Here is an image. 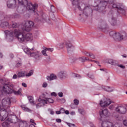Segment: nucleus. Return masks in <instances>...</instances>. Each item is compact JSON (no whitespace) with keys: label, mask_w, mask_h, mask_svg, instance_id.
<instances>
[{"label":"nucleus","mask_w":127,"mask_h":127,"mask_svg":"<svg viewBox=\"0 0 127 127\" xmlns=\"http://www.w3.org/2000/svg\"><path fill=\"white\" fill-rule=\"evenodd\" d=\"M0 82H1V84H3V85H4L2 90V93H4L5 94H12V93H13L14 95H17V96L21 95V88H19L18 91H15L13 90V88L14 87L13 84H10L6 82L4 83V80L0 78Z\"/></svg>","instance_id":"7ed1b4c3"},{"label":"nucleus","mask_w":127,"mask_h":127,"mask_svg":"<svg viewBox=\"0 0 127 127\" xmlns=\"http://www.w3.org/2000/svg\"><path fill=\"white\" fill-rule=\"evenodd\" d=\"M9 24L8 22H5L1 24V26H2V27H5V26H8Z\"/></svg>","instance_id":"cd10ccee"},{"label":"nucleus","mask_w":127,"mask_h":127,"mask_svg":"<svg viewBox=\"0 0 127 127\" xmlns=\"http://www.w3.org/2000/svg\"><path fill=\"white\" fill-rule=\"evenodd\" d=\"M89 61H91L92 62H95V63H97V64H99L100 62L98 61H96V60H93L92 59H88Z\"/></svg>","instance_id":"ea45409f"},{"label":"nucleus","mask_w":127,"mask_h":127,"mask_svg":"<svg viewBox=\"0 0 127 127\" xmlns=\"http://www.w3.org/2000/svg\"><path fill=\"white\" fill-rule=\"evenodd\" d=\"M72 77L73 78H81V76L79 74H77L75 73L72 74Z\"/></svg>","instance_id":"2f4dec72"},{"label":"nucleus","mask_w":127,"mask_h":127,"mask_svg":"<svg viewBox=\"0 0 127 127\" xmlns=\"http://www.w3.org/2000/svg\"><path fill=\"white\" fill-rule=\"evenodd\" d=\"M22 86H23V87H24V88H27V85L25 83H22Z\"/></svg>","instance_id":"864d4df0"},{"label":"nucleus","mask_w":127,"mask_h":127,"mask_svg":"<svg viewBox=\"0 0 127 127\" xmlns=\"http://www.w3.org/2000/svg\"><path fill=\"white\" fill-rule=\"evenodd\" d=\"M56 114L57 115H60V114H61V113L60 112V111H56Z\"/></svg>","instance_id":"13d9d810"},{"label":"nucleus","mask_w":127,"mask_h":127,"mask_svg":"<svg viewBox=\"0 0 127 127\" xmlns=\"http://www.w3.org/2000/svg\"><path fill=\"white\" fill-rule=\"evenodd\" d=\"M60 112H61V114L65 113V109H64V108H61L60 109Z\"/></svg>","instance_id":"f704fd0d"},{"label":"nucleus","mask_w":127,"mask_h":127,"mask_svg":"<svg viewBox=\"0 0 127 127\" xmlns=\"http://www.w3.org/2000/svg\"><path fill=\"white\" fill-rule=\"evenodd\" d=\"M110 17H111V19H109V22H110L111 25H112V26L117 25V20H116V18H114L112 16H110Z\"/></svg>","instance_id":"a211bd4d"},{"label":"nucleus","mask_w":127,"mask_h":127,"mask_svg":"<svg viewBox=\"0 0 127 127\" xmlns=\"http://www.w3.org/2000/svg\"><path fill=\"white\" fill-rule=\"evenodd\" d=\"M59 97H63V93L62 92H60L58 94Z\"/></svg>","instance_id":"49530a36"},{"label":"nucleus","mask_w":127,"mask_h":127,"mask_svg":"<svg viewBox=\"0 0 127 127\" xmlns=\"http://www.w3.org/2000/svg\"><path fill=\"white\" fill-rule=\"evenodd\" d=\"M19 24H17L16 23H13L12 24V27L13 28H17L19 27Z\"/></svg>","instance_id":"c756f323"},{"label":"nucleus","mask_w":127,"mask_h":127,"mask_svg":"<svg viewBox=\"0 0 127 127\" xmlns=\"http://www.w3.org/2000/svg\"><path fill=\"white\" fill-rule=\"evenodd\" d=\"M22 65V63H21V62H18V63L16 64V66L17 68H19V67H21Z\"/></svg>","instance_id":"e433bc0d"},{"label":"nucleus","mask_w":127,"mask_h":127,"mask_svg":"<svg viewBox=\"0 0 127 127\" xmlns=\"http://www.w3.org/2000/svg\"><path fill=\"white\" fill-rule=\"evenodd\" d=\"M12 79H17V75L16 74H14L12 77Z\"/></svg>","instance_id":"4d7b16f0"},{"label":"nucleus","mask_w":127,"mask_h":127,"mask_svg":"<svg viewBox=\"0 0 127 127\" xmlns=\"http://www.w3.org/2000/svg\"><path fill=\"white\" fill-rule=\"evenodd\" d=\"M78 112L81 115H84V109H78Z\"/></svg>","instance_id":"c9c22d12"},{"label":"nucleus","mask_w":127,"mask_h":127,"mask_svg":"<svg viewBox=\"0 0 127 127\" xmlns=\"http://www.w3.org/2000/svg\"><path fill=\"white\" fill-rule=\"evenodd\" d=\"M75 2H76V0H73L72 3L74 5H76V3Z\"/></svg>","instance_id":"bf43d9fd"},{"label":"nucleus","mask_w":127,"mask_h":127,"mask_svg":"<svg viewBox=\"0 0 127 127\" xmlns=\"http://www.w3.org/2000/svg\"><path fill=\"white\" fill-rule=\"evenodd\" d=\"M72 115H75V112H71Z\"/></svg>","instance_id":"774afa93"},{"label":"nucleus","mask_w":127,"mask_h":127,"mask_svg":"<svg viewBox=\"0 0 127 127\" xmlns=\"http://www.w3.org/2000/svg\"><path fill=\"white\" fill-rule=\"evenodd\" d=\"M118 67H119L120 68H121V69H125V66L123 65H119L118 64Z\"/></svg>","instance_id":"603ef678"},{"label":"nucleus","mask_w":127,"mask_h":127,"mask_svg":"<svg viewBox=\"0 0 127 127\" xmlns=\"http://www.w3.org/2000/svg\"><path fill=\"white\" fill-rule=\"evenodd\" d=\"M115 111L119 114L125 115V114L127 113V107L124 106H118L115 108Z\"/></svg>","instance_id":"9d476101"},{"label":"nucleus","mask_w":127,"mask_h":127,"mask_svg":"<svg viewBox=\"0 0 127 127\" xmlns=\"http://www.w3.org/2000/svg\"><path fill=\"white\" fill-rule=\"evenodd\" d=\"M42 106L43 105L40 102H39V103L36 105L37 109H39V108H41V107H42Z\"/></svg>","instance_id":"473e14b6"},{"label":"nucleus","mask_w":127,"mask_h":127,"mask_svg":"<svg viewBox=\"0 0 127 127\" xmlns=\"http://www.w3.org/2000/svg\"><path fill=\"white\" fill-rule=\"evenodd\" d=\"M66 44H65V46L67 48V50L68 51H73V50H74V46H73V45H72L71 43H69V42H66Z\"/></svg>","instance_id":"4468645a"},{"label":"nucleus","mask_w":127,"mask_h":127,"mask_svg":"<svg viewBox=\"0 0 127 127\" xmlns=\"http://www.w3.org/2000/svg\"><path fill=\"white\" fill-rule=\"evenodd\" d=\"M11 103V101H10V98L7 97L3 99L2 101V105H0V107L2 108V110H5V108L9 107V105Z\"/></svg>","instance_id":"6e6552de"},{"label":"nucleus","mask_w":127,"mask_h":127,"mask_svg":"<svg viewBox=\"0 0 127 127\" xmlns=\"http://www.w3.org/2000/svg\"><path fill=\"white\" fill-rule=\"evenodd\" d=\"M28 99L30 102V103L33 105V106H34V105H35V103H34V101H33V97H31V96H29L28 97Z\"/></svg>","instance_id":"b1692460"},{"label":"nucleus","mask_w":127,"mask_h":127,"mask_svg":"<svg viewBox=\"0 0 127 127\" xmlns=\"http://www.w3.org/2000/svg\"><path fill=\"white\" fill-rule=\"evenodd\" d=\"M17 17H19V15H18V14L14 16V18H17Z\"/></svg>","instance_id":"e2e57ef3"},{"label":"nucleus","mask_w":127,"mask_h":127,"mask_svg":"<svg viewBox=\"0 0 127 127\" xmlns=\"http://www.w3.org/2000/svg\"><path fill=\"white\" fill-rule=\"evenodd\" d=\"M34 26V23L31 21H27L24 25L21 26L22 30L24 31L29 32L33 28Z\"/></svg>","instance_id":"423d86ee"},{"label":"nucleus","mask_w":127,"mask_h":127,"mask_svg":"<svg viewBox=\"0 0 127 127\" xmlns=\"http://www.w3.org/2000/svg\"><path fill=\"white\" fill-rule=\"evenodd\" d=\"M110 6H112L113 8H117V12L119 13H122V14H124L125 15V10L124 8H123V5L122 4H120L119 3H116L114 4H110Z\"/></svg>","instance_id":"0eeeda50"},{"label":"nucleus","mask_w":127,"mask_h":127,"mask_svg":"<svg viewBox=\"0 0 127 127\" xmlns=\"http://www.w3.org/2000/svg\"><path fill=\"white\" fill-rule=\"evenodd\" d=\"M74 103L76 105V106H77V105H79V101L78 99H74Z\"/></svg>","instance_id":"a19ab883"},{"label":"nucleus","mask_w":127,"mask_h":127,"mask_svg":"<svg viewBox=\"0 0 127 127\" xmlns=\"http://www.w3.org/2000/svg\"><path fill=\"white\" fill-rule=\"evenodd\" d=\"M47 103H52L54 102L53 99L51 98H47Z\"/></svg>","instance_id":"4c0bfd02"},{"label":"nucleus","mask_w":127,"mask_h":127,"mask_svg":"<svg viewBox=\"0 0 127 127\" xmlns=\"http://www.w3.org/2000/svg\"><path fill=\"white\" fill-rule=\"evenodd\" d=\"M47 86H48V84H47V83L46 82H44L42 84L43 88H46Z\"/></svg>","instance_id":"c03bdc74"},{"label":"nucleus","mask_w":127,"mask_h":127,"mask_svg":"<svg viewBox=\"0 0 127 127\" xmlns=\"http://www.w3.org/2000/svg\"><path fill=\"white\" fill-rule=\"evenodd\" d=\"M21 107L22 109V110H23V111H25V112H29V113L31 112V110L27 108L26 106H25V105H22Z\"/></svg>","instance_id":"4be33fe9"},{"label":"nucleus","mask_w":127,"mask_h":127,"mask_svg":"<svg viewBox=\"0 0 127 127\" xmlns=\"http://www.w3.org/2000/svg\"><path fill=\"white\" fill-rule=\"evenodd\" d=\"M5 121L2 123V127H8L10 124H12V115H8L7 117L5 119Z\"/></svg>","instance_id":"1a4fd4ad"},{"label":"nucleus","mask_w":127,"mask_h":127,"mask_svg":"<svg viewBox=\"0 0 127 127\" xmlns=\"http://www.w3.org/2000/svg\"><path fill=\"white\" fill-rule=\"evenodd\" d=\"M101 118H106L110 116V113L108 111V109L102 110L99 112Z\"/></svg>","instance_id":"9b49d317"},{"label":"nucleus","mask_w":127,"mask_h":127,"mask_svg":"<svg viewBox=\"0 0 127 127\" xmlns=\"http://www.w3.org/2000/svg\"><path fill=\"white\" fill-rule=\"evenodd\" d=\"M113 62H114V60H113L112 59H108L107 63H109V64H111L112 65V64H113Z\"/></svg>","instance_id":"58836bf2"},{"label":"nucleus","mask_w":127,"mask_h":127,"mask_svg":"<svg viewBox=\"0 0 127 127\" xmlns=\"http://www.w3.org/2000/svg\"><path fill=\"white\" fill-rule=\"evenodd\" d=\"M112 101H111V100L110 99H107L106 101L101 100L100 102V105L102 108H105V107H107V106L110 105Z\"/></svg>","instance_id":"f8f14e48"},{"label":"nucleus","mask_w":127,"mask_h":127,"mask_svg":"<svg viewBox=\"0 0 127 127\" xmlns=\"http://www.w3.org/2000/svg\"><path fill=\"white\" fill-rule=\"evenodd\" d=\"M57 123H61V119L58 118L56 120Z\"/></svg>","instance_id":"5fc2aeb1"},{"label":"nucleus","mask_w":127,"mask_h":127,"mask_svg":"<svg viewBox=\"0 0 127 127\" xmlns=\"http://www.w3.org/2000/svg\"><path fill=\"white\" fill-rule=\"evenodd\" d=\"M101 127H117V126L113 125V123L111 122L103 121L101 124Z\"/></svg>","instance_id":"ddd939ff"},{"label":"nucleus","mask_w":127,"mask_h":127,"mask_svg":"<svg viewBox=\"0 0 127 127\" xmlns=\"http://www.w3.org/2000/svg\"><path fill=\"white\" fill-rule=\"evenodd\" d=\"M47 51L52 52V51H53V49L49 48H44V50H43L41 52L42 54H43V55H44V56H47V54L46 53Z\"/></svg>","instance_id":"dca6fc26"},{"label":"nucleus","mask_w":127,"mask_h":127,"mask_svg":"<svg viewBox=\"0 0 127 127\" xmlns=\"http://www.w3.org/2000/svg\"><path fill=\"white\" fill-rule=\"evenodd\" d=\"M66 42H64V43H61L58 45V47L61 49L62 48H64V47L66 46Z\"/></svg>","instance_id":"5701e85b"},{"label":"nucleus","mask_w":127,"mask_h":127,"mask_svg":"<svg viewBox=\"0 0 127 127\" xmlns=\"http://www.w3.org/2000/svg\"><path fill=\"white\" fill-rule=\"evenodd\" d=\"M104 4H107V5H108V4H110V2H105Z\"/></svg>","instance_id":"680f3d73"},{"label":"nucleus","mask_w":127,"mask_h":127,"mask_svg":"<svg viewBox=\"0 0 127 127\" xmlns=\"http://www.w3.org/2000/svg\"><path fill=\"white\" fill-rule=\"evenodd\" d=\"M88 77H89V78L90 79H92V80H94V79H95V77L94 76V75L93 74H88Z\"/></svg>","instance_id":"37998d69"},{"label":"nucleus","mask_w":127,"mask_h":127,"mask_svg":"<svg viewBox=\"0 0 127 127\" xmlns=\"http://www.w3.org/2000/svg\"><path fill=\"white\" fill-rule=\"evenodd\" d=\"M114 108H115V106H114V105H111L109 106V109L110 110H113V109H114Z\"/></svg>","instance_id":"de8ad7c7"},{"label":"nucleus","mask_w":127,"mask_h":127,"mask_svg":"<svg viewBox=\"0 0 127 127\" xmlns=\"http://www.w3.org/2000/svg\"><path fill=\"white\" fill-rule=\"evenodd\" d=\"M123 124L124 126H126V127H127V120H124L123 121Z\"/></svg>","instance_id":"a18cd8bd"},{"label":"nucleus","mask_w":127,"mask_h":127,"mask_svg":"<svg viewBox=\"0 0 127 127\" xmlns=\"http://www.w3.org/2000/svg\"><path fill=\"white\" fill-rule=\"evenodd\" d=\"M46 79L48 81H53V80H56L57 77L55 74L52 73L50 76H47Z\"/></svg>","instance_id":"f3484780"},{"label":"nucleus","mask_w":127,"mask_h":127,"mask_svg":"<svg viewBox=\"0 0 127 127\" xmlns=\"http://www.w3.org/2000/svg\"><path fill=\"white\" fill-rule=\"evenodd\" d=\"M17 76L19 78H23V77L26 76V73H25V71L19 72L18 73Z\"/></svg>","instance_id":"aec40b11"},{"label":"nucleus","mask_w":127,"mask_h":127,"mask_svg":"<svg viewBox=\"0 0 127 127\" xmlns=\"http://www.w3.org/2000/svg\"><path fill=\"white\" fill-rule=\"evenodd\" d=\"M89 59H87V57H81L79 58V60L82 62H85V60H88V61H89Z\"/></svg>","instance_id":"393cba45"},{"label":"nucleus","mask_w":127,"mask_h":127,"mask_svg":"<svg viewBox=\"0 0 127 127\" xmlns=\"http://www.w3.org/2000/svg\"><path fill=\"white\" fill-rule=\"evenodd\" d=\"M74 104L71 105V107L72 108V109H75V107H74Z\"/></svg>","instance_id":"052dcab7"},{"label":"nucleus","mask_w":127,"mask_h":127,"mask_svg":"<svg viewBox=\"0 0 127 127\" xmlns=\"http://www.w3.org/2000/svg\"><path fill=\"white\" fill-rule=\"evenodd\" d=\"M82 53H83V54L86 56L91 57L92 59H95V58H96V56H95V55H94V54L92 53L84 51L82 52Z\"/></svg>","instance_id":"2eb2a0df"},{"label":"nucleus","mask_w":127,"mask_h":127,"mask_svg":"<svg viewBox=\"0 0 127 127\" xmlns=\"http://www.w3.org/2000/svg\"><path fill=\"white\" fill-rule=\"evenodd\" d=\"M101 89H103L104 91H106V92H113V91H114V88L109 86H102Z\"/></svg>","instance_id":"6ab92c4d"},{"label":"nucleus","mask_w":127,"mask_h":127,"mask_svg":"<svg viewBox=\"0 0 127 127\" xmlns=\"http://www.w3.org/2000/svg\"><path fill=\"white\" fill-rule=\"evenodd\" d=\"M65 114H66V115H69L70 114V112H69V110H66L64 112Z\"/></svg>","instance_id":"6e6d98bb"},{"label":"nucleus","mask_w":127,"mask_h":127,"mask_svg":"<svg viewBox=\"0 0 127 127\" xmlns=\"http://www.w3.org/2000/svg\"><path fill=\"white\" fill-rule=\"evenodd\" d=\"M64 75H65V71H62L59 73V76L61 78H63Z\"/></svg>","instance_id":"bb28decb"},{"label":"nucleus","mask_w":127,"mask_h":127,"mask_svg":"<svg viewBox=\"0 0 127 127\" xmlns=\"http://www.w3.org/2000/svg\"><path fill=\"white\" fill-rule=\"evenodd\" d=\"M30 123H32V124H34V125L35 126V125H36V123H35V122H34V120L33 119H31L30 120Z\"/></svg>","instance_id":"3c124183"},{"label":"nucleus","mask_w":127,"mask_h":127,"mask_svg":"<svg viewBox=\"0 0 127 127\" xmlns=\"http://www.w3.org/2000/svg\"><path fill=\"white\" fill-rule=\"evenodd\" d=\"M67 125L70 127H76V126L74 124L66 122Z\"/></svg>","instance_id":"7c9ffc66"},{"label":"nucleus","mask_w":127,"mask_h":127,"mask_svg":"<svg viewBox=\"0 0 127 127\" xmlns=\"http://www.w3.org/2000/svg\"><path fill=\"white\" fill-rule=\"evenodd\" d=\"M0 57L2 58V54L1 53H0Z\"/></svg>","instance_id":"0e129e2a"},{"label":"nucleus","mask_w":127,"mask_h":127,"mask_svg":"<svg viewBox=\"0 0 127 127\" xmlns=\"http://www.w3.org/2000/svg\"><path fill=\"white\" fill-rule=\"evenodd\" d=\"M12 122L13 124H15L17 122V116H14L12 117Z\"/></svg>","instance_id":"a878e982"},{"label":"nucleus","mask_w":127,"mask_h":127,"mask_svg":"<svg viewBox=\"0 0 127 127\" xmlns=\"http://www.w3.org/2000/svg\"><path fill=\"white\" fill-rule=\"evenodd\" d=\"M50 114H51V115H53V114H54V112L51 111Z\"/></svg>","instance_id":"69168bd1"},{"label":"nucleus","mask_w":127,"mask_h":127,"mask_svg":"<svg viewBox=\"0 0 127 127\" xmlns=\"http://www.w3.org/2000/svg\"><path fill=\"white\" fill-rule=\"evenodd\" d=\"M33 75V70H31L28 74H26V77H30Z\"/></svg>","instance_id":"c85d7f7f"},{"label":"nucleus","mask_w":127,"mask_h":127,"mask_svg":"<svg viewBox=\"0 0 127 127\" xmlns=\"http://www.w3.org/2000/svg\"><path fill=\"white\" fill-rule=\"evenodd\" d=\"M5 33L6 36H9L11 38L12 36L13 37H16L18 41L20 43H23V42H26V41L31 42L33 40V35H32V33L23 34L22 31L19 29H15L14 32L6 30L5 31Z\"/></svg>","instance_id":"f03ea898"},{"label":"nucleus","mask_w":127,"mask_h":127,"mask_svg":"<svg viewBox=\"0 0 127 127\" xmlns=\"http://www.w3.org/2000/svg\"><path fill=\"white\" fill-rule=\"evenodd\" d=\"M3 68L2 66L0 65V70H1V69Z\"/></svg>","instance_id":"338daca9"},{"label":"nucleus","mask_w":127,"mask_h":127,"mask_svg":"<svg viewBox=\"0 0 127 127\" xmlns=\"http://www.w3.org/2000/svg\"><path fill=\"white\" fill-rule=\"evenodd\" d=\"M110 36L113 37L115 40H117L118 41H121L123 39L127 37V33L124 31L119 32L111 31L109 33Z\"/></svg>","instance_id":"39448f33"},{"label":"nucleus","mask_w":127,"mask_h":127,"mask_svg":"<svg viewBox=\"0 0 127 127\" xmlns=\"http://www.w3.org/2000/svg\"><path fill=\"white\" fill-rule=\"evenodd\" d=\"M51 96H53L54 97H56L57 96V94H56V93L55 92H52L51 94Z\"/></svg>","instance_id":"8fccbe9b"},{"label":"nucleus","mask_w":127,"mask_h":127,"mask_svg":"<svg viewBox=\"0 0 127 127\" xmlns=\"http://www.w3.org/2000/svg\"><path fill=\"white\" fill-rule=\"evenodd\" d=\"M24 52L31 57H33L36 60H40L41 59V53L40 52L35 50L34 48L29 49L26 48L24 49Z\"/></svg>","instance_id":"20e7f679"},{"label":"nucleus","mask_w":127,"mask_h":127,"mask_svg":"<svg viewBox=\"0 0 127 127\" xmlns=\"http://www.w3.org/2000/svg\"><path fill=\"white\" fill-rule=\"evenodd\" d=\"M65 102H66V100H65V99H61V103L62 104H64V103H65Z\"/></svg>","instance_id":"09e8293b"},{"label":"nucleus","mask_w":127,"mask_h":127,"mask_svg":"<svg viewBox=\"0 0 127 127\" xmlns=\"http://www.w3.org/2000/svg\"><path fill=\"white\" fill-rule=\"evenodd\" d=\"M112 65H113L114 66H118L119 64H118V61H113Z\"/></svg>","instance_id":"72a5a7b5"},{"label":"nucleus","mask_w":127,"mask_h":127,"mask_svg":"<svg viewBox=\"0 0 127 127\" xmlns=\"http://www.w3.org/2000/svg\"><path fill=\"white\" fill-rule=\"evenodd\" d=\"M55 10V8H54V6L51 5V12H53V13L54 12Z\"/></svg>","instance_id":"79ce46f5"},{"label":"nucleus","mask_w":127,"mask_h":127,"mask_svg":"<svg viewBox=\"0 0 127 127\" xmlns=\"http://www.w3.org/2000/svg\"><path fill=\"white\" fill-rule=\"evenodd\" d=\"M38 102H40L42 106H44L45 104H47V99H41V98H39L38 100Z\"/></svg>","instance_id":"412c9836"},{"label":"nucleus","mask_w":127,"mask_h":127,"mask_svg":"<svg viewBox=\"0 0 127 127\" xmlns=\"http://www.w3.org/2000/svg\"><path fill=\"white\" fill-rule=\"evenodd\" d=\"M7 5L9 8H13V7L21 6L25 7L30 12H36L37 9L36 4L33 5L31 2L27 1V0H8Z\"/></svg>","instance_id":"f257e3e1"}]
</instances>
